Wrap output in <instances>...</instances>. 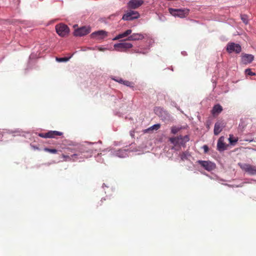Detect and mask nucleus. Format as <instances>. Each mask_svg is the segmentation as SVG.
Returning a JSON list of instances; mask_svg holds the SVG:
<instances>
[{
	"instance_id": "obj_10",
	"label": "nucleus",
	"mask_w": 256,
	"mask_h": 256,
	"mask_svg": "<svg viewBox=\"0 0 256 256\" xmlns=\"http://www.w3.org/2000/svg\"><path fill=\"white\" fill-rule=\"evenodd\" d=\"M139 16L138 12L130 10L123 16L122 19L124 20H132L138 18Z\"/></svg>"
},
{
	"instance_id": "obj_3",
	"label": "nucleus",
	"mask_w": 256,
	"mask_h": 256,
	"mask_svg": "<svg viewBox=\"0 0 256 256\" xmlns=\"http://www.w3.org/2000/svg\"><path fill=\"white\" fill-rule=\"evenodd\" d=\"M90 144L86 143L80 146L78 148L80 153L84 156V157L88 158L91 156L92 149L89 148Z\"/></svg>"
},
{
	"instance_id": "obj_9",
	"label": "nucleus",
	"mask_w": 256,
	"mask_h": 256,
	"mask_svg": "<svg viewBox=\"0 0 256 256\" xmlns=\"http://www.w3.org/2000/svg\"><path fill=\"white\" fill-rule=\"evenodd\" d=\"M63 133L56 130H50L46 133H40L39 136L43 138H56L58 136H61Z\"/></svg>"
},
{
	"instance_id": "obj_4",
	"label": "nucleus",
	"mask_w": 256,
	"mask_h": 256,
	"mask_svg": "<svg viewBox=\"0 0 256 256\" xmlns=\"http://www.w3.org/2000/svg\"><path fill=\"white\" fill-rule=\"evenodd\" d=\"M114 48L116 50L120 52H126L128 50L132 48L133 45L130 42H124L115 44Z\"/></svg>"
},
{
	"instance_id": "obj_11",
	"label": "nucleus",
	"mask_w": 256,
	"mask_h": 256,
	"mask_svg": "<svg viewBox=\"0 0 256 256\" xmlns=\"http://www.w3.org/2000/svg\"><path fill=\"white\" fill-rule=\"evenodd\" d=\"M198 162L208 171H212L216 168V164L210 161L198 160Z\"/></svg>"
},
{
	"instance_id": "obj_32",
	"label": "nucleus",
	"mask_w": 256,
	"mask_h": 256,
	"mask_svg": "<svg viewBox=\"0 0 256 256\" xmlns=\"http://www.w3.org/2000/svg\"><path fill=\"white\" fill-rule=\"evenodd\" d=\"M118 82L120 84H123L124 82V81L122 78H120L119 80H114Z\"/></svg>"
},
{
	"instance_id": "obj_34",
	"label": "nucleus",
	"mask_w": 256,
	"mask_h": 256,
	"mask_svg": "<svg viewBox=\"0 0 256 256\" xmlns=\"http://www.w3.org/2000/svg\"><path fill=\"white\" fill-rule=\"evenodd\" d=\"M162 110V109H161V108H158L157 109V110Z\"/></svg>"
},
{
	"instance_id": "obj_8",
	"label": "nucleus",
	"mask_w": 256,
	"mask_h": 256,
	"mask_svg": "<svg viewBox=\"0 0 256 256\" xmlns=\"http://www.w3.org/2000/svg\"><path fill=\"white\" fill-rule=\"evenodd\" d=\"M240 168L250 175L256 174V166L250 164H239Z\"/></svg>"
},
{
	"instance_id": "obj_33",
	"label": "nucleus",
	"mask_w": 256,
	"mask_h": 256,
	"mask_svg": "<svg viewBox=\"0 0 256 256\" xmlns=\"http://www.w3.org/2000/svg\"><path fill=\"white\" fill-rule=\"evenodd\" d=\"M105 50H106V48H98V50L100 51H104Z\"/></svg>"
},
{
	"instance_id": "obj_21",
	"label": "nucleus",
	"mask_w": 256,
	"mask_h": 256,
	"mask_svg": "<svg viewBox=\"0 0 256 256\" xmlns=\"http://www.w3.org/2000/svg\"><path fill=\"white\" fill-rule=\"evenodd\" d=\"M182 129L181 127H178L176 126H172L171 128V132L173 134H176Z\"/></svg>"
},
{
	"instance_id": "obj_13",
	"label": "nucleus",
	"mask_w": 256,
	"mask_h": 256,
	"mask_svg": "<svg viewBox=\"0 0 256 256\" xmlns=\"http://www.w3.org/2000/svg\"><path fill=\"white\" fill-rule=\"evenodd\" d=\"M144 2L140 0H130L128 2V7L131 8L136 9L142 4Z\"/></svg>"
},
{
	"instance_id": "obj_24",
	"label": "nucleus",
	"mask_w": 256,
	"mask_h": 256,
	"mask_svg": "<svg viewBox=\"0 0 256 256\" xmlns=\"http://www.w3.org/2000/svg\"><path fill=\"white\" fill-rule=\"evenodd\" d=\"M245 74L246 75L253 76H256V73L252 72L251 71V69L250 68H247L245 70Z\"/></svg>"
},
{
	"instance_id": "obj_27",
	"label": "nucleus",
	"mask_w": 256,
	"mask_h": 256,
	"mask_svg": "<svg viewBox=\"0 0 256 256\" xmlns=\"http://www.w3.org/2000/svg\"><path fill=\"white\" fill-rule=\"evenodd\" d=\"M123 84L125 86H128L133 88L134 87V84L133 82L128 81V80H124V82Z\"/></svg>"
},
{
	"instance_id": "obj_23",
	"label": "nucleus",
	"mask_w": 256,
	"mask_h": 256,
	"mask_svg": "<svg viewBox=\"0 0 256 256\" xmlns=\"http://www.w3.org/2000/svg\"><path fill=\"white\" fill-rule=\"evenodd\" d=\"M44 150L52 154H56L58 152V150L55 148H44Z\"/></svg>"
},
{
	"instance_id": "obj_17",
	"label": "nucleus",
	"mask_w": 256,
	"mask_h": 256,
	"mask_svg": "<svg viewBox=\"0 0 256 256\" xmlns=\"http://www.w3.org/2000/svg\"><path fill=\"white\" fill-rule=\"evenodd\" d=\"M132 30H130H130H128L126 32H124L118 34L114 38L112 39V40H119V39H120V38L126 37L128 35H130L132 33Z\"/></svg>"
},
{
	"instance_id": "obj_19",
	"label": "nucleus",
	"mask_w": 256,
	"mask_h": 256,
	"mask_svg": "<svg viewBox=\"0 0 256 256\" xmlns=\"http://www.w3.org/2000/svg\"><path fill=\"white\" fill-rule=\"evenodd\" d=\"M222 106L220 104L215 105L212 110V114L214 115L217 114H218L222 112Z\"/></svg>"
},
{
	"instance_id": "obj_20",
	"label": "nucleus",
	"mask_w": 256,
	"mask_h": 256,
	"mask_svg": "<svg viewBox=\"0 0 256 256\" xmlns=\"http://www.w3.org/2000/svg\"><path fill=\"white\" fill-rule=\"evenodd\" d=\"M78 155H80V154H73L71 155L70 156L69 155L62 154V157L64 158L65 161H69V160H74V158H76V157Z\"/></svg>"
},
{
	"instance_id": "obj_15",
	"label": "nucleus",
	"mask_w": 256,
	"mask_h": 256,
	"mask_svg": "<svg viewBox=\"0 0 256 256\" xmlns=\"http://www.w3.org/2000/svg\"><path fill=\"white\" fill-rule=\"evenodd\" d=\"M144 38V36L141 34L134 33L129 36L126 40H142Z\"/></svg>"
},
{
	"instance_id": "obj_28",
	"label": "nucleus",
	"mask_w": 256,
	"mask_h": 256,
	"mask_svg": "<svg viewBox=\"0 0 256 256\" xmlns=\"http://www.w3.org/2000/svg\"><path fill=\"white\" fill-rule=\"evenodd\" d=\"M240 17H241V19L242 20V22L246 24H248V16L246 15H245V14H242L240 16Z\"/></svg>"
},
{
	"instance_id": "obj_5",
	"label": "nucleus",
	"mask_w": 256,
	"mask_h": 256,
	"mask_svg": "<svg viewBox=\"0 0 256 256\" xmlns=\"http://www.w3.org/2000/svg\"><path fill=\"white\" fill-rule=\"evenodd\" d=\"M56 30L57 34L60 36H64L69 32L68 27L62 24H60L56 26Z\"/></svg>"
},
{
	"instance_id": "obj_1",
	"label": "nucleus",
	"mask_w": 256,
	"mask_h": 256,
	"mask_svg": "<svg viewBox=\"0 0 256 256\" xmlns=\"http://www.w3.org/2000/svg\"><path fill=\"white\" fill-rule=\"evenodd\" d=\"M169 140L174 146H184L187 142L189 141L190 138L188 135L184 136H180L177 137L170 138Z\"/></svg>"
},
{
	"instance_id": "obj_2",
	"label": "nucleus",
	"mask_w": 256,
	"mask_h": 256,
	"mask_svg": "<svg viewBox=\"0 0 256 256\" xmlns=\"http://www.w3.org/2000/svg\"><path fill=\"white\" fill-rule=\"evenodd\" d=\"M168 11L172 15L180 18L186 17L189 12V10L188 9H175L170 8Z\"/></svg>"
},
{
	"instance_id": "obj_22",
	"label": "nucleus",
	"mask_w": 256,
	"mask_h": 256,
	"mask_svg": "<svg viewBox=\"0 0 256 256\" xmlns=\"http://www.w3.org/2000/svg\"><path fill=\"white\" fill-rule=\"evenodd\" d=\"M190 156V155L188 152H185L181 154L180 158L182 160H187Z\"/></svg>"
},
{
	"instance_id": "obj_16",
	"label": "nucleus",
	"mask_w": 256,
	"mask_h": 256,
	"mask_svg": "<svg viewBox=\"0 0 256 256\" xmlns=\"http://www.w3.org/2000/svg\"><path fill=\"white\" fill-rule=\"evenodd\" d=\"M226 148V144L224 142V138L221 136L218 140L217 144V148L218 150H224Z\"/></svg>"
},
{
	"instance_id": "obj_25",
	"label": "nucleus",
	"mask_w": 256,
	"mask_h": 256,
	"mask_svg": "<svg viewBox=\"0 0 256 256\" xmlns=\"http://www.w3.org/2000/svg\"><path fill=\"white\" fill-rule=\"evenodd\" d=\"M238 139L237 138H234L232 136L230 135L229 138V141L230 144H234L237 142Z\"/></svg>"
},
{
	"instance_id": "obj_6",
	"label": "nucleus",
	"mask_w": 256,
	"mask_h": 256,
	"mask_svg": "<svg viewBox=\"0 0 256 256\" xmlns=\"http://www.w3.org/2000/svg\"><path fill=\"white\" fill-rule=\"evenodd\" d=\"M226 50L230 54L234 52L239 54L242 51V48L239 44L234 42H230L227 44Z\"/></svg>"
},
{
	"instance_id": "obj_26",
	"label": "nucleus",
	"mask_w": 256,
	"mask_h": 256,
	"mask_svg": "<svg viewBox=\"0 0 256 256\" xmlns=\"http://www.w3.org/2000/svg\"><path fill=\"white\" fill-rule=\"evenodd\" d=\"M70 58H66V57L60 58H56V60L58 62H65L68 61L69 60Z\"/></svg>"
},
{
	"instance_id": "obj_29",
	"label": "nucleus",
	"mask_w": 256,
	"mask_h": 256,
	"mask_svg": "<svg viewBox=\"0 0 256 256\" xmlns=\"http://www.w3.org/2000/svg\"><path fill=\"white\" fill-rule=\"evenodd\" d=\"M160 124H154V126H152L150 128V129L158 130V129H159L160 128Z\"/></svg>"
},
{
	"instance_id": "obj_14",
	"label": "nucleus",
	"mask_w": 256,
	"mask_h": 256,
	"mask_svg": "<svg viewBox=\"0 0 256 256\" xmlns=\"http://www.w3.org/2000/svg\"><path fill=\"white\" fill-rule=\"evenodd\" d=\"M224 126L222 122H218L214 124V132L215 135H218L222 130Z\"/></svg>"
},
{
	"instance_id": "obj_31",
	"label": "nucleus",
	"mask_w": 256,
	"mask_h": 256,
	"mask_svg": "<svg viewBox=\"0 0 256 256\" xmlns=\"http://www.w3.org/2000/svg\"><path fill=\"white\" fill-rule=\"evenodd\" d=\"M106 200V198H102V200L98 202V204L100 206L102 205L104 201Z\"/></svg>"
},
{
	"instance_id": "obj_30",
	"label": "nucleus",
	"mask_w": 256,
	"mask_h": 256,
	"mask_svg": "<svg viewBox=\"0 0 256 256\" xmlns=\"http://www.w3.org/2000/svg\"><path fill=\"white\" fill-rule=\"evenodd\" d=\"M203 149L205 153L208 152L209 150L208 147L206 145H204L203 146Z\"/></svg>"
},
{
	"instance_id": "obj_18",
	"label": "nucleus",
	"mask_w": 256,
	"mask_h": 256,
	"mask_svg": "<svg viewBox=\"0 0 256 256\" xmlns=\"http://www.w3.org/2000/svg\"><path fill=\"white\" fill-rule=\"evenodd\" d=\"M252 54H246L242 56V60L244 64H250L254 60Z\"/></svg>"
},
{
	"instance_id": "obj_7",
	"label": "nucleus",
	"mask_w": 256,
	"mask_h": 256,
	"mask_svg": "<svg viewBox=\"0 0 256 256\" xmlns=\"http://www.w3.org/2000/svg\"><path fill=\"white\" fill-rule=\"evenodd\" d=\"M90 32V26H84L75 30L74 34L76 36H86Z\"/></svg>"
},
{
	"instance_id": "obj_12",
	"label": "nucleus",
	"mask_w": 256,
	"mask_h": 256,
	"mask_svg": "<svg viewBox=\"0 0 256 256\" xmlns=\"http://www.w3.org/2000/svg\"><path fill=\"white\" fill-rule=\"evenodd\" d=\"M107 32L101 30L97 32H95L92 34L91 36L92 38H96L97 40H102L107 36Z\"/></svg>"
}]
</instances>
